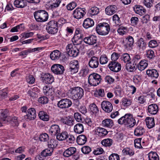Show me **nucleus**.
I'll use <instances>...</instances> for the list:
<instances>
[{
	"instance_id": "obj_1",
	"label": "nucleus",
	"mask_w": 160,
	"mask_h": 160,
	"mask_svg": "<svg viewBox=\"0 0 160 160\" xmlns=\"http://www.w3.org/2000/svg\"><path fill=\"white\" fill-rule=\"evenodd\" d=\"M120 124H124L130 127H133L136 124V121L132 118V115L130 113L125 114L118 120Z\"/></svg>"
},
{
	"instance_id": "obj_2",
	"label": "nucleus",
	"mask_w": 160,
	"mask_h": 160,
	"mask_svg": "<svg viewBox=\"0 0 160 160\" xmlns=\"http://www.w3.org/2000/svg\"><path fill=\"white\" fill-rule=\"evenodd\" d=\"M72 99L77 100L81 99L84 95L83 89L79 87H74L69 90Z\"/></svg>"
},
{
	"instance_id": "obj_3",
	"label": "nucleus",
	"mask_w": 160,
	"mask_h": 160,
	"mask_svg": "<svg viewBox=\"0 0 160 160\" xmlns=\"http://www.w3.org/2000/svg\"><path fill=\"white\" fill-rule=\"evenodd\" d=\"M96 30L99 34L105 35L109 33L110 30V26L106 22L100 23L97 26Z\"/></svg>"
},
{
	"instance_id": "obj_4",
	"label": "nucleus",
	"mask_w": 160,
	"mask_h": 160,
	"mask_svg": "<svg viewBox=\"0 0 160 160\" xmlns=\"http://www.w3.org/2000/svg\"><path fill=\"white\" fill-rule=\"evenodd\" d=\"M34 16L36 21L38 22L46 21L48 18V14L47 12L43 10L36 11L34 13Z\"/></svg>"
},
{
	"instance_id": "obj_5",
	"label": "nucleus",
	"mask_w": 160,
	"mask_h": 160,
	"mask_svg": "<svg viewBox=\"0 0 160 160\" xmlns=\"http://www.w3.org/2000/svg\"><path fill=\"white\" fill-rule=\"evenodd\" d=\"M101 76L99 74L93 73L90 74L88 78V82L92 86L98 85L101 80Z\"/></svg>"
},
{
	"instance_id": "obj_6",
	"label": "nucleus",
	"mask_w": 160,
	"mask_h": 160,
	"mask_svg": "<svg viewBox=\"0 0 160 160\" xmlns=\"http://www.w3.org/2000/svg\"><path fill=\"white\" fill-rule=\"evenodd\" d=\"M68 54L70 57H76L79 53V51L77 46L72 43L68 44L66 47Z\"/></svg>"
},
{
	"instance_id": "obj_7",
	"label": "nucleus",
	"mask_w": 160,
	"mask_h": 160,
	"mask_svg": "<svg viewBox=\"0 0 160 160\" xmlns=\"http://www.w3.org/2000/svg\"><path fill=\"white\" fill-rule=\"evenodd\" d=\"M46 30L50 34H54L56 33L58 31L57 22L54 21L49 22L46 26Z\"/></svg>"
},
{
	"instance_id": "obj_8",
	"label": "nucleus",
	"mask_w": 160,
	"mask_h": 160,
	"mask_svg": "<svg viewBox=\"0 0 160 160\" xmlns=\"http://www.w3.org/2000/svg\"><path fill=\"white\" fill-rule=\"evenodd\" d=\"M72 105V102L71 100L68 98L61 99L57 103L58 107L61 109L68 108Z\"/></svg>"
},
{
	"instance_id": "obj_9",
	"label": "nucleus",
	"mask_w": 160,
	"mask_h": 160,
	"mask_svg": "<svg viewBox=\"0 0 160 160\" xmlns=\"http://www.w3.org/2000/svg\"><path fill=\"white\" fill-rule=\"evenodd\" d=\"M52 72L57 75H61L64 73L65 69L64 67L60 64H54L51 68Z\"/></svg>"
},
{
	"instance_id": "obj_10",
	"label": "nucleus",
	"mask_w": 160,
	"mask_h": 160,
	"mask_svg": "<svg viewBox=\"0 0 160 160\" xmlns=\"http://www.w3.org/2000/svg\"><path fill=\"white\" fill-rule=\"evenodd\" d=\"M86 12V10L84 8H77L73 12V17L77 19H81L84 16Z\"/></svg>"
},
{
	"instance_id": "obj_11",
	"label": "nucleus",
	"mask_w": 160,
	"mask_h": 160,
	"mask_svg": "<svg viewBox=\"0 0 160 160\" xmlns=\"http://www.w3.org/2000/svg\"><path fill=\"white\" fill-rule=\"evenodd\" d=\"M79 67L78 61L76 60H73L71 61L69 64V70L71 72V74H74L78 71Z\"/></svg>"
},
{
	"instance_id": "obj_12",
	"label": "nucleus",
	"mask_w": 160,
	"mask_h": 160,
	"mask_svg": "<svg viewBox=\"0 0 160 160\" xmlns=\"http://www.w3.org/2000/svg\"><path fill=\"white\" fill-rule=\"evenodd\" d=\"M41 78L42 82L46 84H51L54 82L53 76L50 73H44L42 75Z\"/></svg>"
},
{
	"instance_id": "obj_13",
	"label": "nucleus",
	"mask_w": 160,
	"mask_h": 160,
	"mask_svg": "<svg viewBox=\"0 0 160 160\" xmlns=\"http://www.w3.org/2000/svg\"><path fill=\"white\" fill-rule=\"evenodd\" d=\"M99 65L98 58L93 56L90 58L88 62V65L91 68H98Z\"/></svg>"
},
{
	"instance_id": "obj_14",
	"label": "nucleus",
	"mask_w": 160,
	"mask_h": 160,
	"mask_svg": "<svg viewBox=\"0 0 160 160\" xmlns=\"http://www.w3.org/2000/svg\"><path fill=\"white\" fill-rule=\"evenodd\" d=\"M101 106L102 109L106 112L110 113L113 109V106L112 103L107 101H104L101 103Z\"/></svg>"
},
{
	"instance_id": "obj_15",
	"label": "nucleus",
	"mask_w": 160,
	"mask_h": 160,
	"mask_svg": "<svg viewBox=\"0 0 160 160\" xmlns=\"http://www.w3.org/2000/svg\"><path fill=\"white\" fill-rule=\"evenodd\" d=\"M108 67L111 70L115 72H119L121 69V64L117 62H111Z\"/></svg>"
},
{
	"instance_id": "obj_16",
	"label": "nucleus",
	"mask_w": 160,
	"mask_h": 160,
	"mask_svg": "<svg viewBox=\"0 0 160 160\" xmlns=\"http://www.w3.org/2000/svg\"><path fill=\"white\" fill-rule=\"evenodd\" d=\"M83 41L85 43L90 45L95 44L97 41V37L94 35H91L84 38Z\"/></svg>"
},
{
	"instance_id": "obj_17",
	"label": "nucleus",
	"mask_w": 160,
	"mask_h": 160,
	"mask_svg": "<svg viewBox=\"0 0 160 160\" xmlns=\"http://www.w3.org/2000/svg\"><path fill=\"white\" fill-rule=\"evenodd\" d=\"M146 46V42L144 41L143 38H140L137 43V48L139 51L140 52H143L145 49Z\"/></svg>"
},
{
	"instance_id": "obj_18",
	"label": "nucleus",
	"mask_w": 160,
	"mask_h": 160,
	"mask_svg": "<svg viewBox=\"0 0 160 160\" xmlns=\"http://www.w3.org/2000/svg\"><path fill=\"white\" fill-rule=\"evenodd\" d=\"M8 111L7 109L2 110L0 113V119L3 123L8 122Z\"/></svg>"
},
{
	"instance_id": "obj_19",
	"label": "nucleus",
	"mask_w": 160,
	"mask_h": 160,
	"mask_svg": "<svg viewBox=\"0 0 160 160\" xmlns=\"http://www.w3.org/2000/svg\"><path fill=\"white\" fill-rule=\"evenodd\" d=\"M76 152V149L75 147H71L66 149L63 152V156L69 157L73 155Z\"/></svg>"
},
{
	"instance_id": "obj_20",
	"label": "nucleus",
	"mask_w": 160,
	"mask_h": 160,
	"mask_svg": "<svg viewBox=\"0 0 160 160\" xmlns=\"http://www.w3.org/2000/svg\"><path fill=\"white\" fill-rule=\"evenodd\" d=\"M61 53L57 50H55L52 52L50 54L51 59L53 60H59L61 56Z\"/></svg>"
},
{
	"instance_id": "obj_21",
	"label": "nucleus",
	"mask_w": 160,
	"mask_h": 160,
	"mask_svg": "<svg viewBox=\"0 0 160 160\" xmlns=\"http://www.w3.org/2000/svg\"><path fill=\"white\" fill-rule=\"evenodd\" d=\"M60 129L59 126L53 124L51 126L49 129V132L52 135H57L60 132Z\"/></svg>"
},
{
	"instance_id": "obj_22",
	"label": "nucleus",
	"mask_w": 160,
	"mask_h": 160,
	"mask_svg": "<svg viewBox=\"0 0 160 160\" xmlns=\"http://www.w3.org/2000/svg\"><path fill=\"white\" fill-rule=\"evenodd\" d=\"M148 110L149 113L155 115L157 113L158 111V107L155 104H152L149 105Z\"/></svg>"
},
{
	"instance_id": "obj_23",
	"label": "nucleus",
	"mask_w": 160,
	"mask_h": 160,
	"mask_svg": "<svg viewBox=\"0 0 160 160\" xmlns=\"http://www.w3.org/2000/svg\"><path fill=\"white\" fill-rule=\"evenodd\" d=\"M117 9V8L115 5H110L106 8L105 13L108 15H111L116 12Z\"/></svg>"
},
{
	"instance_id": "obj_24",
	"label": "nucleus",
	"mask_w": 160,
	"mask_h": 160,
	"mask_svg": "<svg viewBox=\"0 0 160 160\" xmlns=\"http://www.w3.org/2000/svg\"><path fill=\"white\" fill-rule=\"evenodd\" d=\"M94 25L93 20L91 18H88L85 19L83 22V26L86 29L92 27Z\"/></svg>"
},
{
	"instance_id": "obj_25",
	"label": "nucleus",
	"mask_w": 160,
	"mask_h": 160,
	"mask_svg": "<svg viewBox=\"0 0 160 160\" xmlns=\"http://www.w3.org/2000/svg\"><path fill=\"white\" fill-rule=\"evenodd\" d=\"M36 111L33 108H30L28 110L27 116L28 118L30 120L34 119L36 117Z\"/></svg>"
},
{
	"instance_id": "obj_26",
	"label": "nucleus",
	"mask_w": 160,
	"mask_h": 160,
	"mask_svg": "<svg viewBox=\"0 0 160 160\" xmlns=\"http://www.w3.org/2000/svg\"><path fill=\"white\" fill-rule=\"evenodd\" d=\"M148 65V61L146 60L143 59L139 62L137 67L139 70L142 71L147 67Z\"/></svg>"
},
{
	"instance_id": "obj_27",
	"label": "nucleus",
	"mask_w": 160,
	"mask_h": 160,
	"mask_svg": "<svg viewBox=\"0 0 160 160\" xmlns=\"http://www.w3.org/2000/svg\"><path fill=\"white\" fill-rule=\"evenodd\" d=\"M133 9L136 13L141 15L144 14L146 11V9L143 7L139 5L135 6Z\"/></svg>"
},
{
	"instance_id": "obj_28",
	"label": "nucleus",
	"mask_w": 160,
	"mask_h": 160,
	"mask_svg": "<svg viewBox=\"0 0 160 160\" xmlns=\"http://www.w3.org/2000/svg\"><path fill=\"white\" fill-rule=\"evenodd\" d=\"M145 132V130L143 127L138 126L134 130V134L136 136L140 137L142 136Z\"/></svg>"
},
{
	"instance_id": "obj_29",
	"label": "nucleus",
	"mask_w": 160,
	"mask_h": 160,
	"mask_svg": "<svg viewBox=\"0 0 160 160\" xmlns=\"http://www.w3.org/2000/svg\"><path fill=\"white\" fill-rule=\"evenodd\" d=\"M68 132L65 131H62L61 133L59 132L57 135L56 138L59 141H62L68 138Z\"/></svg>"
},
{
	"instance_id": "obj_30",
	"label": "nucleus",
	"mask_w": 160,
	"mask_h": 160,
	"mask_svg": "<svg viewBox=\"0 0 160 160\" xmlns=\"http://www.w3.org/2000/svg\"><path fill=\"white\" fill-rule=\"evenodd\" d=\"M42 48H29L27 50H25L20 52L19 53L20 56L27 55L28 53L37 51L42 49Z\"/></svg>"
},
{
	"instance_id": "obj_31",
	"label": "nucleus",
	"mask_w": 160,
	"mask_h": 160,
	"mask_svg": "<svg viewBox=\"0 0 160 160\" xmlns=\"http://www.w3.org/2000/svg\"><path fill=\"white\" fill-rule=\"evenodd\" d=\"M146 73L149 77L152 78H157L159 76L157 71L155 69L148 70L146 71Z\"/></svg>"
},
{
	"instance_id": "obj_32",
	"label": "nucleus",
	"mask_w": 160,
	"mask_h": 160,
	"mask_svg": "<svg viewBox=\"0 0 160 160\" xmlns=\"http://www.w3.org/2000/svg\"><path fill=\"white\" fill-rule=\"evenodd\" d=\"M87 141L86 137L84 135H81L78 136L77 139V141L78 144L82 145L85 143Z\"/></svg>"
},
{
	"instance_id": "obj_33",
	"label": "nucleus",
	"mask_w": 160,
	"mask_h": 160,
	"mask_svg": "<svg viewBox=\"0 0 160 160\" xmlns=\"http://www.w3.org/2000/svg\"><path fill=\"white\" fill-rule=\"evenodd\" d=\"M145 120L147 126L148 128H151L154 126V119L153 118L147 117Z\"/></svg>"
},
{
	"instance_id": "obj_34",
	"label": "nucleus",
	"mask_w": 160,
	"mask_h": 160,
	"mask_svg": "<svg viewBox=\"0 0 160 160\" xmlns=\"http://www.w3.org/2000/svg\"><path fill=\"white\" fill-rule=\"evenodd\" d=\"M84 129L83 125L80 123L76 124L74 127V130L75 132L78 134H80L83 132Z\"/></svg>"
},
{
	"instance_id": "obj_35",
	"label": "nucleus",
	"mask_w": 160,
	"mask_h": 160,
	"mask_svg": "<svg viewBox=\"0 0 160 160\" xmlns=\"http://www.w3.org/2000/svg\"><path fill=\"white\" fill-rule=\"evenodd\" d=\"M96 132L98 133L97 134L100 137H103L106 135L108 132L107 131L105 128L98 127L96 130Z\"/></svg>"
},
{
	"instance_id": "obj_36",
	"label": "nucleus",
	"mask_w": 160,
	"mask_h": 160,
	"mask_svg": "<svg viewBox=\"0 0 160 160\" xmlns=\"http://www.w3.org/2000/svg\"><path fill=\"white\" fill-rule=\"evenodd\" d=\"M102 124L104 127L110 128L113 126V123L112 120L107 118L102 121Z\"/></svg>"
},
{
	"instance_id": "obj_37",
	"label": "nucleus",
	"mask_w": 160,
	"mask_h": 160,
	"mask_svg": "<svg viewBox=\"0 0 160 160\" xmlns=\"http://www.w3.org/2000/svg\"><path fill=\"white\" fill-rule=\"evenodd\" d=\"M39 118L43 121H47L49 120V116L47 113L43 111H40L38 113Z\"/></svg>"
},
{
	"instance_id": "obj_38",
	"label": "nucleus",
	"mask_w": 160,
	"mask_h": 160,
	"mask_svg": "<svg viewBox=\"0 0 160 160\" xmlns=\"http://www.w3.org/2000/svg\"><path fill=\"white\" fill-rule=\"evenodd\" d=\"M14 4L18 8H23L26 5V2H25L24 0H16Z\"/></svg>"
},
{
	"instance_id": "obj_39",
	"label": "nucleus",
	"mask_w": 160,
	"mask_h": 160,
	"mask_svg": "<svg viewBox=\"0 0 160 160\" xmlns=\"http://www.w3.org/2000/svg\"><path fill=\"white\" fill-rule=\"evenodd\" d=\"M127 41L126 44L125 45L126 48L132 47L134 43L133 38L131 36H129L127 38Z\"/></svg>"
},
{
	"instance_id": "obj_40",
	"label": "nucleus",
	"mask_w": 160,
	"mask_h": 160,
	"mask_svg": "<svg viewBox=\"0 0 160 160\" xmlns=\"http://www.w3.org/2000/svg\"><path fill=\"white\" fill-rule=\"evenodd\" d=\"M123 154L125 155H129L131 156L134 154V151L130 148H124L122 151Z\"/></svg>"
},
{
	"instance_id": "obj_41",
	"label": "nucleus",
	"mask_w": 160,
	"mask_h": 160,
	"mask_svg": "<svg viewBox=\"0 0 160 160\" xmlns=\"http://www.w3.org/2000/svg\"><path fill=\"white\" fill-rule=\"evenodd\" d=\"M149 160H159V157L156 152H151L148 155Z\"/></svg>"
},
{
	"instance_id": "obj_42",
	"label": "nucleus",
	"mask_w": 160,
	"mask_h": 160,
	"mask_svg": "<svg viewBox=\"0 0 160 160\" xmlns=\"http://www.w3.org/2000/svg\"><path fill=\"white\" fill-rule=\"evenodd\" d=\"M132 102V100L128 98H123L122 99L120 103L122 105L124 106L127 107L131 105Z\"/></svg>"
},
{
	"instance_id": "obj_43",
	"label": "nucleus",
	"mask_w": 160,
	"mask_h": 160,
	"mask_svg": "<svg viewBox=\"0 0 160 160\" xmlns=\"http://www.w3.org/2000/svg\"><path fill=\"white\" fill-rule=\"evenodd\" d=\"M72 41L73 43V45L75 46L76 45L77 46V45L81 44L82 42V39H79L77 37V36H76L75 35L72 38Z\"/></svg>"
},
{
	"instance_id": "obj_44",
	"label": "nucleus",
	"mask_w": 160,
	"mask_h": 160,
	"mask_svg": "<svg viewBox=\"0 0 160 160\" xmlns=\"http://www.w3.org/2000/svg\"><path fill=\"white\" fill-rule=\"evenodd\" d=\"M112 143V139L107 138L103 140L101 142L102 144L105 147H110Z\"/></svg>"
},
{
	"instance_id": "obj_45",
	"label": "nucleus",
	"mask_w": 160,
	"mask_h": 160,
	"mask_svg": "<svg viewBox=\"0 0 160 160\" xmlns=\"http://www.w3.org/2000/svg\"><path fill=\"white\" fill-rule=\"evenodd\" d=\"M99 12L98 8L97 7H94L91 8L88 11V12L92 15H95L97 14Z\"/></svg>"
},
{
	"instance_id": "obj_46",
	"label": "nucleus",
	"mask_w": 160,
	"mask_h": 160,
	"mask_svg": "<svg viewBox=\"0 0 160 160\" xmlns=\"http://www.w3.org/2000/svg\"><path fill=\"white\" fill-rule=\"evenodd\" d=\"M141 59V57L140 55L138 54H136L133 57L132 60V62H133V65L137 66L138 64V62Z\"/></svg>"
},
{
	"instance_id": "obj_47",
	"label": "nucleus",
	"mask_w": 160,
	"mask_h": 160,
	"mask_svg": "<svg viewBox=\"0 0 160 160\" xmlns=\"http://www.w3.org/2000/svg\"><path fill=\"white\" fill-rule=\"evenodd\" d=\"M10 121L13 122L14 123L16 126H18L19 125V122L18 120L17 117L14 116H9L8 117V122Z\"/></svg>"
},
{
	"instance_id": "obj_48",
	"label": "nucleus",
	"mask_w": 160,
	"mask_h": 160,
	"mask_svg": "<svg viewBox=\"0 0 160 160\" xmlns=\"http://www.w3.org/2000/svg\"><path fill=\"white\" fill-rule=\"evenodd\" d=\"M90 111L93 114H96L99 111L98 109L97 106L94 103L91 104L89 106Z\"/></svg>"
},
{
	"instance_id": "obj_49",
	"label": "nucleus",
	"mask_w": 160,
	"mask_h": 160,
	"mask_svg": "<svg viewBox=\"0 0 160 160\" xmlns=\"http://www.w3.org/2000/svg\"><path fill=\"white\" fill-rule=\"evenodd\" d=\"M99 62L101 64L103 65L106 64L108 62V60L107 57L105 55H101L99 59Z\"/></svg>"
},
{
	"instance_id": "obj_50",
	"label": "nucleus",
	"mask_w": 160,
	"mask_h": 160,
	"mask_svg": "<svg viewBox=\"0 0 160 160\" xmlns=\"http://www.w3.org/2000/svg\"><path fill=\"white\" fill-rule=\"evenodd\" d=\"M39 138L40 141L44 142L48 141L49 139L48 135L46 133L40 135Z\"/></svg>"
},
{
	"instance_id": "obj_51",
	"label": "nucleus",
	"mask_w": 160,
	"mask_h": 160,
	"mask_svg": "<svg viewBox=\"0 0 160 160\" xmlns=\"http://www.w3.org/2000/svg\"><path fill=\"white\" fill-rule=\"evenodd\" d=\"M48 143V148L53 149L54 148L56 147L57 145V141L53 139H51Z\"/></svg>"
},
{
	"instance_id": "obj_52",
	"label": "nucleus",
	"mask_w": 160,
	"mask_h": 160,
	"mask_svg": "<svg viewBox=\"0 0 160 160\" xmlns=\"http://www.w3.org/2000/svg\"><path fill=\"white\" fill-rule=\"evenodd\" d=\"M153 2V0H144L143 3L146 7L150 8L152 6Z\"/></svg>"
},
{
	"instance_id": "obj_53",
	"label": "nucleus",
	"mask_w": 160,
	"mask_h": 160,
	"mask_svg": "<svg viewBox=\"0 0 160 160\" xmlns=\"http://www.w3.org/2000/svg\"><path fill=\"white\" fill-rule=\"evenodd\" d=\"M75 35L77 36V37L79 39H81L83 40V38L84 37L83 32L82 30L77 29L75 31Z\"/></svg>"
},
{
	"instance_id": "obj_54",
	"label": "nucleus",
	"mask_w": 160,
	"mask_h": 160,
	"mask_svg": "<svg viewBox=\"0 0 160 160\" xmlns=\"http://www.w3.org/2000/svg\"><path fill=\"white\" fill-rule=\"evenodd\" d=\"M61 2L60 0H53L52 3L50 5L51 8H56L58 7Z\"/></svg>"
},
{
	"instance_id": "obj_55",
	"label": "nucleus",
	"mask_w": 160,
	"mask_h": 160,
	"mask_svg": "<svg viewBox=\"0 0 160 160\" xmlns=\"http://www.w3.org/2000/svg\"><path fill=\"white\" fill-rule=\"evenodd\" d=\"M147 56L148 58L150 59L153 58L155 57L154 52L151 49H149L147 51Z\"/></svg>"
},
{
	"instance_id": "obj_56",
	"label": "nucleus",
	"mask_w": 160,
	"mask_h": 160,
	"mask_svg": "<svg viewBox=\"0 0 160 160\" xmlns=\"http://www.w3.org/2000/svg\"><path fill=\"white\" fill-rule=\"evenodd\" d=\"M122 60L124 62H128L130 60V58L129 54L128 53L123 54L122 56Z\"/></svg>"
},
{
	"instance_id": "obj_57",
	"label": "nucleus",
	"mask_w": 160,
	"mask_h": 160,
	"mask_svg": "<svg viewBox=\"0 0 160 160\" xmlns=\"http://www.w3.org/2000/svg\"><path fill=\"white\" fill-rule=\"evenodd\" d=\"M82 152L85 154L89 153L91 151V148L88 146H85L82 148Z\"/></svg>"
},
{
	"instance_id": "obj_58",
	"label": "nucleus",
	"mask_w": 160,
	"mask_h": 160,
	"mask_svg": "<svg viewBox=\"0 0 160 160\" xmlns=\"http://www.w3.org/2000/svg\"><path fill=\"white\" fill-rule=\"evenodd\" d=\"M38 102L42 104L47 103L48 102V98L45 96L40 97L38 100Z\"/></svg>"
},
{
	"instance_id": "obj_59",
	"label": "nucleus",
	"mask_w": 160,
	"mask_h": 160,
	"mask_svg": "<svg viewBox=\"0 0 160 160\" xmlns=\"http://www.w3.org/2000/svg\"><path fill=\"white\" fill-rule=\"evenodd\" d=\"M109 160H119V155L117 153H112L109 157Z\"/></svg>"
},
{
	"instance_id": "obj_60",
	"label": "nucleus",
	"mask_w": 160,
	"mask_h": 160,
	"mask_svg": "<svg viewBox=\"0 0 160 160\" xmlns=\"http://www.w3.org/2000/svg\"><path fill=\"white\" fill-rule=\"evenodd\" d=\"M81 115L79 112H76L74 114V117L76 121L81 122L82 120Z\"/></svg>"
},
{
	"instance_id": "obj_61",
	"label": "nucleus",
	"mask_w": 160,
	"mask_h": 160,
	"mask_svg": "<svg viewBox=\"0 0 160 160\" xmlns=\"http://www.w3.org/2000/svg\"><path fill=\"white\" fill-rule=\"evenodd\" d=\"M118 32L121 35H123L127 31V28L124 27H121L118 29Z\"/></svg>"
},
{
	"instance_id": "obj_62",
	"label": "nucleus",
	"mask_w": 160,
	"mask_h": 160,
	"mask_svg": "<svg viewBox=\"0 0 160 160\" xmlns=\"http://www.w3.org/2000/svg\"><path fill=\"white\" fill-rule=\"evenodd\" d=\"M104 152L103 149L101 147L97 148L93 152V153L95 155H98Z\"/></svg>"
},
{
	"instance_id": "obj_63",
	"label": "nucleus",
	"mask_w": 160,
	"mask_h": 160,
	"mask_svg": "<svg viewBox=\"0 0 160 160\" xmlns=\"http://www.w3.org/2000/svg\"><path fill=\"white\" fill-rule=\"evenodd\" d=\"M157 41L155 40H151L149 42L148 46L151 48H154L158 46Z\"/></svg>"
},
{
	"instance_id": "obj_64",
	"label": "nucleus",
	"mask_w": 160,
	"mask_h": 160,
	"mask_svg": "<svg viewBox=\"0 0 160 160\" xmlns=\"http://www.w3.org/2000/svg\"><path fill=\"white\" fill-rule=\"evenodd\" d=\"M131 24L133 26H136L138 22V19L137 17H132L131 18Z\"/></svg>"
}]
</instances>
